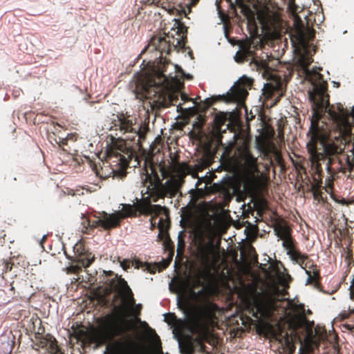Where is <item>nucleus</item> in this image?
Instances as JSON below:
<instances>
[{
  "mask_svg": "<svg viewBox=\"0 0 354 354\" xmlns=\"http://www.w3.org/2000/svg\"><path fill=\"white\" fill-rule=\"evenodd\" d=\"M283 301L271 292H259L247 298L245 304L250 315L257 320H268L276 314L286 313V308L281 306Z\"/></svg>",
  "mask_w": 354,
  "mask_h": 354,
  "instance_id": "6",
  "label": "nucleus"
},
{
  "mask_svg": "<svg viewBox=\"0 0 354 354\" xmlns=\"http://www.w3.org/2000/svg\"><path fill=\"white\" fill-rule=\"evenodd\" d=\"M170 86L167 76L162 71H158L155 77L140 80L136 84L134 93L136 99L142 101L149 100L146 104H149V107L153 109L157 106H164L167 97L172 104L178 100L172 95H168Z\"/></svg>",
  "mask_w": 354,
  "mask_h": 354,
  "instance_id": "3",
  "label": "nucleus"
},
{
  "mask_svg": "<svg viewBox=\"0 0 354 354\" xmlns=\"http://www.w3.org/2000/svg\"><path fill=\"white\" fill-rule=\"evenodd\" d=\"M234 59L237 63H243L252 59L255 62L258 68L262 69L263 76L268 80L263 88V95L265 100H272L270 106L277 104L282 96L284 95L286 88L283 86V80L277 72L272 71L265 61H257L253 57L252 52L249 48L243 49L236 53Z\"/></svg>",
  "mask_w": 354,
  "mask_h": 354,
  "instance_id": "4",
  "label": "nucleus"
},
{
  "mask_svg": "<svg viewBox=\"0 0 354 354\" xmlns=\"http://www.w3.org/2000/svg\"><path fill=\"white\" fill-rule=\"evenodd\" d=\"M158 167L162 178H167L169 176L170 173L169 169L166 167L165 163L163 162H160L158 165Z\"/></svg>",
  "mask_w": 354,
  "mask_h": 354,
  "instance_id": "31",
  "label": "nucleus"
},
{
  "mask_svg": "<svg viewBox=\"0 0 354 354\" xmlns=\"http://www.w3.org/2000/svg\"><path fill=\"white\" fill-rule=\"evenodd\" d=\"M252 80L243 77L239 80V84L234 86L230 91L226 95L214 96L205 100L204 109H207L218 100H223L227 102H239L243 101L248 95L247 88L252 86Z\"/></svg>",
  "mask_w": 354,
  "mask_h": 354,
  "instance_id": "9",
  "label": "nucleus"
},
{
  "mask_svg": "<svg viewBox=\"0 0 354 354\" xmlns=\"http://www.w3.org/2000/svg\"><path fill=\"white\" fill-rule=\"evenodd\" d=\"M308 14L304 15V19L297 12V7L292 9L294 17V26L298 37L301 41H305L306 39V32L310 31L313 26V14L309 10L306 11Z\"/></svg>",
  "mask_w": 354,
  "mask_h": 354,
  "instance_id": "12",
  "label": "nucleus"
},
{
  "mask_svg": "<svg viewBox=\"0 0 354 354\" xmlns=\"http://www.w3.org/2000/svg\"><path fill=\"white\" fill-rule=\"evenodd\" d=\"M156 337L158 338V340L152 346V353L153 354H162L160 340L157 335Z\"/></svg>",
  "mask_w": 354,
  "mask_h": 354,
  "instance_id": "30",
  "label": "nucleus"
},
{
  "mask_svg": "<svg viewBox=\"0 0 354 354\" xmlns=\"http://www.w3.org/2000/svg\"><path fill=\"white\" fill-rule=\"evenodd\" d=\"M82 220V232L88 234H91V219L83 215Z\"/></svg>",
  "mask_w": 354,
  "mask_h": 354,
  "instance_id": "28",
  "label": "nucleus"
},
{
  "mask_svg": "<svg viewBox=\"0 0 354 354\" xmlns=\"http://www.w3.org/2000/svg\"><path fill=\"white\" fill-rule=\"evenodd\" d=\"M341 203H342V205H346V204H347L346 199H345V198H343V199L341 201Z\"/></svg>",
  "mask_w": 354,
  "mask_h": 354,
  "instance_id": "50",
  "label": "nucleus"
},
{
  "mask_svg": "<svg viewBox=\"0 0 354 354\" xmlns=\"http://www.w3.org/2000/svg\"><path fill=\"white\" fill-rule=\"evenodd\" d=\"M66 142H67V141L66 140L63 139V140H62L61 142H59V145H66Z\"/></svg>",
  "mask_w": 354,
  "mask_h": 354,
  "instance_id": "48",
  "label": "nucleus"
},
{
  "mask_svg": "<svg viewBox=\"0 0 354 354\" xmlns=\"http://www.w3.org/2000/svg\"><path fill=\"white\" fill-rule=\"evenodd\" d=\"M182 29L183 28L177 31V33L180 32V33L178 34L180 38L174 39V38L172 37L173 41H170L169 36L168 35L165 37H153L151 39L150 43L147 46V49L151 51H158L160 53V57H161L163 53H170L171 46L174 48H176L177 47L180 48H184L186 44V37L181 35Z\"/></svg>",
  "mask_w": 354,
  "mask_h": 354,
  "instance_id": "10",
  "label": "nucleus"
},
{
  "mask_svg": "<svg viewBox=\"0 0 354 354\" xmlns=\"http://www.w3.org/2000/svg\"><path fill=\"white\" fill-rule=\"evenodd\" d=\"M190 294L192 299L198 304L194 307L190 315L189 322L194 332L201 333L208 328L215 317L218 306L210 300L208 291L205 288L198 292L192 288Z\"/></svg>",
  "mask_w": 354,
  "mask_h": 354,
  "instance_id": "5",
  "label": "nucleus"
},
{
  "mask_svg": "<svg viewBox=\"0 0 354 354\" xmlns=\"http://www.w3.org/2000/svg\"><path fill=\"white\" fill-rule=\"evenodd\" d=\"M134 306H135V308H134L135 314L136 315H140L141 309H142V305L140 304H138L137 305L135 304Z\"/></svg>",
  "mask_w": 354,
  "mask_h": 354,
  "instance_id": "39",
  "label": "nucleus"
},
{
  "mask_svg": "<svg viewBox=\"0 0 354 354\" xmlns=\"http://www.w3.org/2000/svg\"><path fill=\"white\" fill-rule=\"evenodd\" d=\"M354 106L351 113L342 104H317L313 109L308 132L307 149L312 169L318 176L323 174L322 162L330 177L339 172L348 173L354 180Z\"/></svg>",
  "mask_w": 354,
  "mask_h": 354,
  "instance_id": "1",
  "label": "nucleus"
},
{
  "mask_svg": "<svg viewBox=\"0 0 354 354\" xmlns=\"http://www.w3.org/2000/svg\"><path fill=\"white\" fill-rule=\"evenodd\" d=\"M276 235L283 240L291 236V230L287 226L279 225L274 229Z\"/></svg>",
  "mask_w": 354,
  "mask_h": 354,
  "instance_id": "26",
  "label": "nucleus"
},
{
  "mask_svg": "<svg viewBox=\"0 0 354 354\" xmlns=\"http://www.w3.org/2000/svg\"><path fill=\"white\" fill-rule=\"evenodd\" d=\"M225 118L223 115H216L215 118H214V123H215V125L218 127V128H220L221 127L225 122Z\"/></svg>",
  "mask_w": 354,
  "mask_h": 354,
  "instance_id": "32",
  "label": "nucleus"
},
{
  "mask_svg": "<svg viewBox=\"0 0 354 354\" xmlns=\"http://www.w3.org/2000/svg\"><path fill=\"white\" fill-rule=\"evenodd\" d=\"M12 265L13 263L10 260H0V276L10 271L12 268Z\"/></svg>",
  "mask_w": 354,
  "mask_h": 354,
  "instance_id": "27",
  "label": "nucleus"
},
{
  "mask_svg": "<svg viewBox=\"0 0 354 354\" xmlns=\"http://www.w3.org/2000/svg\"><path fill=\"white\" fill-rule=\"evenodd\" d=\"M282 245L287 250V254L296 263H303V260L307 259L306 254H302L299 250L295 248V241L292 236L283 239Z\"/></svg>",
  "mask_w": 354,
  "mask_h": 354,
  "instance_id": "17",
  "label": "nucleus"
},
{
  "mask_svg": "<svg viewBox=\"0 0 354 354\" xmlns=\"http://www.w3.org/2000/svg\"><path fill=\"white\" fill-rule=\"evenodd\" d=\"M184 246H185L184 241L183 240H179L178 244V249H177L178 254L183 253V250H184Z\"/></svg>",
  "mask_w": 354,
  "mask_h": 354,
  "instance_id": "35",
  "label": "nucleus"
},
{
  "mask_svg": "<svg viewBox=\"0 0 354 354\" xmlns=\"http://www.w3.org/2000/svg\"><path fill=\"white\" fill-rule=\"evenodd\" d=\"M73 250L77 258L76 261L81 266L75 265L66 268V270L68 274H78L82 270V266L88 268L95 260L94 254L86 250L82 243H76Z\"/></svg>",
  "mask_w": 354,
  "mask_h": 354,
  "instance_id": "11",
  "label": "nucleus"
},
{
  "mask_svg": "<svg viewBox=\"0 0 354 354\" xmlns=\"http://www.w3.org/2000/svg\"><path fill=\"white\" fill-rule=\"evenodd\" d=\"M151 3L156 5V6H160L163 8H165L167 6H168V0H151Z\"/></svg>",
  "mask_w": 354,
  "mask_h": 354,
  "instance_id": "33",
  "label": "nucleus"
},
{
  "mask_svg": "<svg viewBox=\"0 0 354 354\" xmlns=\"http://www.w3.org/2000/svg\"><path fill=\"white\" fill-rule=\"evenodd\" d=\"M248 319L249 321H251V318H250V317H248Z\"/></svg>",
  "mask_w": 354,
  "mask_h": 354,
  "instance_id": "57",
  "label": "nucleus"
},
{
  "mask_svg": "<svg viewBox=\"0 0 354 354\" xmlns=\"http://www.w3.org/2000/svg\"><path fill=\"white\" fill-rule=\"evenodd\" d=\"M344 326L346 328L349 330L354 335V326L350 325V324H346Z\"/></svg>",
  "mask_w": 354,
  "mask_h": 354,
  "instance_id": "41",
  "label": "nucleus"
},
{
  "mask_svg": "<svg viewBox=\"0 0 354 354\" xmlns=\"http://www.w3.org/2000/svg\"><path fill=\"white\" fill-rule=\"evenodd\" d=\"M179 156L175 155L171 158V162L174 164V165L177 168V169L185 174H188L190 171V167L189 165L186 162H180L178 161Z\"/></svg>",
  "mask_w": 354,
  "mask_h": 354,
  "instance_id": "24",
  "label": "nucleus"
},
{
  "mask_svg": "<svg viewBox=\"0 0 354 354\" xmlns=\"http://www.w3.org/2000/svg\"><path fill=\"white\" fill-rule=\"evenodd\" d=\"M177 108H178V109L179 108L182 109V108H181V106H180V105H178V106H177Z\"/></svg>",
  "mask_w": 354,
  "mask_h": 354,
  "instance_id": "56",
  "label": "nucleus"
},
{
  "mask_svg": "<svg viewBox=\"0 0 354 354\" xmlns=\"http://www.w3.org/2000/svg\"><path fill=\"white\" fill-rule=\"evenodd\" d=\"M112 124L115 130H119L123 134L132 133L133 136L132 138H130L131 140H134L136 137H138V145L139 147H142V142L145 140L149 131L148 124L142 122L138 124L136 118L122 112L115 115V118L113 120Z\"/></svg>",
  "mask_w": 354,
  "mask_h": 354,
  "instance_id": "8",
  "label": "nucleus"
},
{
  "mask_svg": "<svg viewBox=\"0 0 354 354\" xmlns=\"http://www.w3.org/2000/svg\"><path fill=\"white\" fill-rule=\"evenodd\" d=\"M351 298L352 299H354V291L353 290L351 291Z\"/></svg>",
  "mask_w": 354,
  "mask_h": 354,
  "instance_id": "51",
  "label": "nucleus"
},
{
  "mask_svg": "<svg viewBox=\"0 0 354 354\" xmlns=\"http://www.w3.org/2000/svg\"><path fill=\"white\" fill-rule=\"evenodd\" d=\"M206 348L203 340L198 338L187 341L183 346L185 354H211Z\"/></svg>",
  "mask_w": 354,
  "mask_h": 354,
  "instance_id": "19",
  "label": "nucleus"
},
{
  "mask_svg": "<svg viewBox=\"0 0 354 354\" xmlns=\"http://www.w3.org/2000/svg\"><path fill=\"white\" fill-rule=\"evenodd\" d=\"M307 313H308V314H311L312 313H311V311H310V310H307Z\"/></svg>",
  "mask_w": 354,
  "mask_h": 354,
  "instance_id": "55",
  "label": "nucleus"
},
{
  "mask_svg": "<svg viewBox=\"0 0 354 354\" xmlns=\"http://www.w3.org/2000/svg\"><path fill=\"white\" fill-rule=\"evenodd\" d=\"M320 278H317L315 280H312L310 282H307V284H314L315 287L317 289H320L321 288V283L319 281Z\"/></svg>",
  "mask_w": 354,
  "mask_h": 354,
  "instance_id": "36",
  "label": "nucleus"
},
{
  "mask_svg": "<svg viewBox=\"0 0 354 354\" xmlns=\"http://www.w3.org/2000/svg\"><path fill=\"white\" fill-rule=\"evenodd\" d=\"M109 284L117 290L122 299V304L115 306L113 312L106 315L99 321V327L92 335V341L97 346L106 345L111 354H140L138 344L127 332L124 313L135 305L133 294L127 282L117 274Z\"/></svg>",
  "mask_w": 354,
  "mask_h": 354,
  "instance_id": "2",
  "label": "nucleus"
},
{
  "mask_svg": "<svg viewBox=\"0 0 354 354\" xmlns=\"http://www.w3.org/2000/svg\"><path fill=\"white\" fill-rule=\"evenodd\" d=\"M313 84L314 85V87H315V88H317V85L315 83H313Z\"/></svg>",
  "mask_w": 354,
  "mask_h": 354,
  "instance_id": "54",
  "label": "nucleus"
},
{
  "mask_svg": "<svg viewBox=\"0 0 354 354\" xmlns=\"http://www.w3.org/2000/svg\"><path fill=\"white\" fill-rule=\"evenodd\" d=\"M39 346L41 348H46L52 354H57L59 351L57 340L50 334H47L40 339Z\"/></svg>",
  "mask_w": 354,
  "mask_h": 354,
  "instance_id": "22",
  "label": "nucleus"
},
{
  "mask_svg": "<svg viewBox=\"0 0 354 354\" xmlns=\"http://www.w3.org/2000/svg\"><path fill=\"white\" fill-rule=\"evenodd\" d=\"M138 209L143 215H153L150 219L152 228L155 227L156 221L159 215L165 214L167 216L169 214L168 209L160 205L142 204L139 206Z\"/></svg>",
  "mask_w": 354,
  "mask_h": 354,
  "instance_id": "15",
  "label": "nucleus"
},
{
  "mask_svg": "<svg viewBox=\"0 0 354 354\" xmlns=\"http://www.w3.org/2000/svg\"><path fill=\"white\" fill-rule=\"evenodd\" d=\"M181 99L182 100H183L184 102H186L187 100H189L190 99L185 95V94H182L181 95Z\"/></svg>",
  "mask_w": 354,
  "mask_h": 354,
  "instance_id": "44",
  "label": "nucleus"
},
{
  "mask_svg": "<svg viewBox=\"0 0 354 354\" xmlns=\"http://www.w3.org/2000/svg\"><path fill=\"white\" fill-rule=\"evenodd\" d=\"M236 147V142H233L229 143L224 149L223 156L227 158H236V154L239 153L238 150H234Z\"/></svg>",
  "mask_w": 354,
  "mask_h": 354,
  "instance_id": "25",
  "label": "nucleus"
},
{
  "mask_svg": "<svg viewBox=\"0 0 354 354\" xmlns=\"http://www.w3.org/2000/svg\"><path fill=\"white\" fill-rule=\"evenodd\" d=\"M288 304L289 308L296 313H298V315H295L289 323L290 328L295 332L298 328L301 327L306 321L305 306L303 304H293V301L290 300L288 301Z\"/></svg>",
  "mask_w": 354,
  "mask_h": 354,
  "instance_id": "16",
  "label": "nucleus"
},
{
  "mask_svg": "<svg viewBox=\"0 0 354 354\" xmlns=\"http://www.w3.org/2000/svg\"><path fill=\"white\" fill-rule=\"evenodd\" d=\"M297 263L301 268L305 270L306 273L308 275L307 282H310V281L315 280L317 278H321L318 266L313 263V260L309 258L308 254L307 259L303 260V263Z\"/></svg>",
  "mask_w": 354,
  "mask_h": 354,
  "instance_id": "20",
  "label": "nucleus"
},
{
  "mask_svg": "<svg viewBox=\"0 0 354 354\" xmlns=\"http://www.w3.org/2000/svg\"><path fill=\"white\" fill-rule=\"evenodd\" d=\"M317 75L318 76L319 79L322 80V82L320 84V91L322 92H324V91L326 90V82H324L323 80H322V75L319 73H317Z\"/></svg>",
  "mask_w": 354,
  "mask_h": 354,
  "instance_id": "34",
  "label": "nucleus"
},
{
  "mask_svg": "<svg viewBox=\"0 0 354 354\" xmlns=\"http://www.w3.org/2000/svg\"><path fill=\"white\" fill-rule=\"evenodd\" d=\"M174 255V252H172V254L169 257V258H168V259L165 262V268L169 266V264L171 263V259H172V256Z\"/></svg>",
  "mask_w": 354,
  "mask_h": 354,
  "instance_id": "43",
  "label": "nucleus"
},
{
  "mask_svg": "<svg viewBox=\"0 0 354 354\" xmlns=\"http://www.w3.org/2000/svg\"><path fill=\"white\" fill-rule=\"evenodd\" d=\"M230 3L231 9L236 14V6L241 9V12L248 19L254 18V12L250 8V6L247 3L250 0H227Z\"/></svg>",
  "mask_w": 354,
  "mask_h": 354,
  "instance_id": "21",
  "label": "nucleus"
},
{
  "mask_svg": "<svg viewBox=\"0 0 354 354\" xmlns=\"http://www.w3.org/2000/svg\"><path fill=\"white\" fill-rule=\"evenodd\" d=\"M183 181L180 178L171 177L165 183L160 179L157 172L152 169L151 174H147L144 185L147 186V193L152 198L153 202H157L159 198L166 196L174 197L179 192Z\"/></svg>",
  "mask_w": 354,
  "mask_h": 354,
  "instance_id": "7",
  "label": "nucleus"
},
{
  "mask_svg": "<svg viewBox=\"0 0 354 354\" xmlns=\"http://www.w3.org/2000/svg\"><path fill=\"white\" fill-rule=\"evenodd\" d=\"M214 254V245L212 242L201 245L198 248V259L201 265L208 268Z\"/></svg>",
  "mask_w": 354,
  "mask_h": 354,
  "instance_id": "18",
  "label": "nucleus"
},
{
  "mask_svg": "<svg viewBox=\"0 0 354 354\" xmlns=\"http://www.w3.org/2000/svg\"><path fill=\"white\" fill-rule=\"evenodd\" d=\"M13 283H14V282H12V283L10 284V286H11L10 290L14 291V290H15V288H14V286H13Z\"/></svg>",
  "mask_w": 354,
  "mask_h": 354,
  "instance_id": "53",
  "label": "nucleus"
},
{
  "mask_svg": "<svg viewBox=\"0 0 354 354\" xmlns=\"http://www.w3.org/2000/svg\"><path fill=\"white\" fill-rule=\"evenodd\" d=\"M237 150L239 151L238 158L244 162L245 167L250 171H257V158L252 154L248 142L246 140H243L241 145L237 147Z\"/></svg>",
  "mask_w": 354,
  "mask_h": 354,
  "instance_id": "14",
  "label": "nucleus"
},
{
  "mask_svg": "<svg viewBox=\"0 0 354 354\" xmlns=\"http://www.w3.org/2000/svg\"><path fill=\"white\" fill-rule=\"evenodd\" d=\"M299 65L304 71H308V66L312 62L311 58L306 55H301L299 59Z\"/></svg>",
  "mask_w": 354,
  "mask_h": 354,
  "instance_id": "29",
  "label": "nucleus"
},
{
  "mask_svg": "<svg viewBox=\"0 0 354 354\" xmlns=\"http://www.w3.org/2000/svg\"><path fill=\"white\" fill-rule=\"evenodd\" d=\"M170 316L172 317L173 322L176 320V317L174 315V314L170 315Z\"/></svg>",
  "mask_w": 354,
  "mask_h": 354,
  "instance_id": "49",
  "label": "nucleus"
},
{
  "mask_svg": "<svg viewBox=\"0 0 354 354\" xmlns=\"http://www.w3.org/2000/svg\"><path fill=\"white\" fill-rule=\"evenodd\" d=\"M333 187V183L332 181H330L328 185V188L332 189Z\"/></svg>",
  "mask_w": 354,
  "mask_h": 354,
  "instance_id": "47",
  "label": "nucleus"
},
{
  "mask_svg": "<svg viewBox=\"0 0 354 354\" xmlns=\"http://www.w3.org/2000/svg\"><path fill=\"white\" fill-rule=\"evenodd\" d=\"M119 218V226L122 219L127 217L136 216V210L133 206L129 204L124 205L121 212L114 213Z\"/></svg>",
  "mask_w": 354,
  "mask_h": 354,
  "instance_id": "23",
  "label": "nucleus"
},
{
  "mask_svg": "<svg viewBox=\"0 0 354 354\" xmlns=\"http://www.w3.org/2000/svg\"><path fill=\"white\" fill-rule=\"evenodd\" d=\"M107 276L111 277L114 275V272L113 271H107L105 272Z\"/></svg>",
  "mask_w": 354,
  "mask_h": 354,
  "instance_id": "46",
  "label": "nucleus"
},
{
  "mask_svg": "<svg viewBox=\"0 0 354 354\" xmlns=\"http://www.w3.org/2000/svg\"><path fill=\"white\" fill-rule=\"evenodd\" d=\"M194 285H195V286H201L203 285V283L201 281V280L200 279H197L194 281Z\"/></svg>",
  "mask_w": 354,
  "mask_h": 354,
  "instance_id": "42",
  "label": "nucleus"
},
{
  "mask_svg": "<svg viewBox=\"0 0 354 354\" xmlns=\"http://www.w3.org/2000/svg\"><path fill=\"white\" fill-rule=\"evenodd\" d=\"M201 184L202 183L201 182H199V181L197 182V183H196V189L200 193V194L203 195L204 194L203 189H205L206 186L205 185L204 188H199L198 186L200 185H201Z\"/></svg>",
  "mask_w": 354,
  "mask_h": 354,
  "instance_id": "40",
  "label": "nucleus"
},
{
  "mask_svg": "<svg viewBox=\"0 0 354 354\" xmlns=\"http://www.w3.org/2000/svg\"><path fill=\"white\" fill-rule=\"evenodd\" d=\"M199 0H192L193 4H196Z\"/></svg>",
  "mask_w": 354,
  "mask_h": 354,
  "instance_id": "52",
  "label": "nucleus"
},
{
  "mask_svg": "<svg viewBox=\"0 0 354 354\" xmlns=\"http://www.w3.org/2000/svg\"><path fill=\"white\" fill-rule=\"evenodd\" d=\"M163 221V218H160L158 221V227L159 228H162V223Z\"/></svg>",
  "mask_w": 354,
  "mask_h": 354,
  "instance_id": "45",
  "label": "nucleus"
},
{
  "mask_svg": "<svg viewBox=\"0 0 354 354\" xmlns=\"http://www.w3.org/2000/svg\"><path fill=\"white\" fill-rule=\"evenodd\" d=\"M121 266L124 270H127L130 267L129 261L128 260H124L121 262Z\"/></svg>",
  "mask_w": 354,
  "mask_h": 354,
  "instance_id": "38",
  "label": "nucleus"
},
{
  "mask_svg": "<svg viewBox=\"0 0 354 354\" xmlns=\"http://www.w3.org/2000/svg\"><path fill=\"white\" fill-rule=\"evenodd\" d=\"M283 339H284V342H285L286 344H287V345L290 344L291 341H292V337L288 334V332L285 333L284 336H283Z\"/></svg>",
  "mask_w": 354,
  "mask_h": 354,
  "instance_id": "37",
  "label": "nucleus"
},
{
  "mask_svg": "<svg viewBox=\"0 0 354 354\" xmlns=\"http://www.w3.org/2000/svg\"><path fill=\"white\" fill-rule=\"evenodd\" d=\"M94 217L95 220H91V233L98 227H101L105 230L119 227V218L115 214L102 212H99L97 216L94 215Z\"/></svg>",
  "mask_w": 354,
  "mask_h": 354,
  "instance_id": "13",
  "label": "nucleus"
}]
</instances>
